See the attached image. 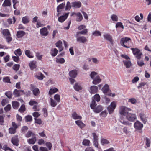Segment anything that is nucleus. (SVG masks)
Returning a JSON list of instances; mask_svg holds the SVG:
<instances>
[{
  "label": "nucleus",
  "instance_id": "f257e3e1",
  "mask_svg": "<svg viewBox=\"0 0 151 151\" xmlns=\"http://www.w3.org/2000/svg\"><path fill=\"white\" fill-rule=\"evenodd\" d=\"M120 44L122 46L127 48H129L131 47L132 44L131 39L127 37L121 39Z\"/></svg>",
  "mask_w": 151,
  "mask_h": 151
},
{
  "label": "nucleus",
  "instance_id": "f03ea898",
  "mask_svg": "<svg viewBox=\"0 0 151 151\" xmlns=\"http://www.w3.org/2000/svg\"><path fill=\"white\" fill-rule=\"evenodd\" d=\"M1 33L6 39L8 43H9L12 41V38L11 37V34L8 29H3L1 31Z\"/></svg>",
  "mask_w": 151,
  "mask_h": 151
},
{
  "label": "nucleus",
  "instance_id": "7ed1b4c3",
  "mask_svg": "<svg viewBox=\"0 0 151 151\" xmlns=\"http://www.w3.org/2000/svg\"><path fill=\"white\" fill-rule=\"evenodd\" d=\"M133 54L136 57L137 59H139L141 57L142 53L141 52L140 50L137 48H131Z\"/></svg>",
  "mask_w": 151,
  "mask_h": 151
},
{
  "label": "nucleus",
  "instance_id": "20e7f679",
  "mask_svg": "<svg viewBox=\"0 0 151 151\" xmlns=\"http://www.w3.org/2000/svg\"><path fill=\"white\" fill-rule=\"evenodd\" d=\"M116 106V102L113 101L112 102L107 108V109L109 114H111L114 111Z\"/></svg>",
  "mask_w": 151,
  "mask_h": 151
},
{
  "label": "nucleus",
  "instance_id": "39448f33",
  "mask_svg": "<svg viewBox=\"0 0 151 151\" xmlns=\"http://www.w3.org/2000/svg\"><path fill=\"white\" fill-rule=\"evenodd\" d=\"M102 91L104 94L106 95L111 96V93L109 91V86L108 84H106L102 88Z\"/></svg>",
  "mask_w": 151,
  "mask_h": 151
},
{
  "label": "nucleus",
  "instance_id": "423d86ee",
  "mask_svg": "<svg viewBox=\"0 0 151 151\" xmlns=\"http://www.w3.org/2000/svg\"><path fill=\"white\" fill-rule=\"evenodd\" d=\"M126 115L127 119L130 121H133L136 118V115L127 112Z\"/></svg>",
  "mask_w": 151,
  "mask_h": 151
},
{
  "label": "nucleus",
  "instance_id": "0eeeda50",
  "mask_svg": "<svg viewBox=\"0 0 151 151\" xmlns=\"http://www.w3.org/2000/svg\"><path fill=\"white\" fill-rule=\"evenodd\" d=\"M76 38L77 41L80 43H84L87 41V40L86 38L84 36H78V35H77V34H76Z\"/></svg>",
  "mask_w": 151,
  "mask_h": 151
},
{
  "label": "nucleus",
  "instance_id": "6e6552de",
  "mask_svg": "<svg viewBox=\"0 0 151 151\" xmlns=\"http://www.w3.org/2000/svg\"><path fill=\"white\" fill-rule=\"evenodd\" d=\"M126 107L122 106L119 108V113L122 115L125 116L128 112L126 111Z\"/></svg>",
  "mask_w": 151,
  "mask_h": 151
},
{
  "label": "nucleus",
  "instance_id": "1a4fd4ad",
  "mask_svg": "<svg viewBox=\"0 0 151 151\" xmlns=\"http://www.w3.org/2000/svg\"><path fill=\"white\" fill-rule=\"evenodd\" d=\"M104 38L108 41H109L110 43L112 45H113L114 41L112 39V37L109 34L106 33L103 35Z\"/></svg>",
  "mask_w": 151,
  "mask_h": 151
},
{
  "label": "nucleus",
  "instance_id": "9d476101",
  "mask_svg": "<svg viewBox=\"0 0 151 151\" xmlns=\"http://www.w3.org/2000/svg\"><path fill=\"white\" fill-rule=\"evenodd\" d=\"M40 34L42 36H47L48 34L47 28L44 27L40 29Z\"/></svg>",
  "mask_w": 151,
  "mask_h": 151
},
{
  "label": "nucleus",
  "instance_id": "9b49d317",
  "mask_svg": "<svg viewBox=\"0 0 151 151\" xmlns=\"http://www.w3.org/2000/svg\"><path fill=\"white\" fill-rule=\"evenodd\" d=\"M143 125L139 121H137L134 124L135 128L137 130H140L143 127Z\"/></svg>",
  "mask_w": 151,
  "mask_h": 151
},
{
  "label": "nucleus",
  "instance_id": "f8f14e48",
  "mask_svg": "<svg viewBox=\"0 0 151 151\" xmlns=\"http://www.w3.org/2000/svg\"><path fill=\"white\" fill-rule=\"evenodd\" d=\"M69 12L65 13L63 15L60 16L58 19V21L60 22H63L67 19L69 15Z\"/></svg>",
  "mask_w": 151,
  "mask_h": 151
},
{
  "label": "nucleus",
  "instance_id": "ddd939ff",
  "mask_svg": "<svg viewBox=\"0 0 151 151\" xmlns=\"http://www.w3.org/2000/svg\"><path fill=\"white\" fill-rule=\"evenodd\" d=\"M81 4L80 1H77L73 2L71 3L72 7L78 8L81 7Z\"/></svg>",
  "mask_w": 151,
  "mask_h": 151
},
{
  "label": "nucleus",
  "instance_id": "4468645a",
  "mask_svg": "<svg viewBox=\"0 0 151 151\" xmlns=\"http://www.w3.org/2000/svg\"><path fill=\"white\" fill-rule=\"evenodd\" d=\"M141 120L144 124L146 123L147 122V117L143 113H141L139 114Z\"/></svg>",
  "mask_w": 151,
  "mask_h": 151
},
{
  "label": "nucleus",
  "instance_id": "2eb2a0df",
  "mask_svg": "<svg viewBox=\"0 0 151 151\" xmlns=\"http://www.w3.org/2000/svg\"><path fill=\"white\" fill-rule=\"evenodd\" d=\"M101 79L99 76H97L93 81L92 83L93 84L97 85L101 82Z\"/></svg>",
  "mask_w": 151,
  "mask_h": 151
},
{
  "label": "nucleus",
  "instance_id": "dca6fc26",
  "mask_svg": "<svg viewBox=\"0 0 151 151\" xmlns=\"http://www.w3.org/2000/svg\"><path fill=\"white\" fill-rule=\"evenodd\" d=\"M98 91V87L96 86H92L90 88L89 91L91 94H94Z\"/></svg>",
  "mask_w": 151,
  "mask_h": 151
},
{
  "label": "nucleus",
  "instance_id": "f3484780",
  "mask_svg": "<svg viewBox=\"0 0 151 151\" xmlns=\"http://www.w3.org/2000/svg\"><path fill=\"white\" fill-rule=\"evenodd\" d=\"M11 142L14 145L17 146L19 145V140L17 137H12V139Z\"/></svg>",
  "mask_w": 151,
  "mask_h": 151
},
{
  "label": "nucleus",
  "instance_id": "a211bd4d",
  "mask_svg": "<svg viewBox=\"0 0 151 151\" xmlns=\"http://www.w3.org/2000/svg\"><path fill=\"white\" fill-rule=\"evenodd\" d=\"M11 5V0H5L2 5L3 7L10 6Z\"/></svg>",
  "mask_w": 151,
  "mask_h": 151
},
{
  "label": "nucleus",
  "instance_id": "6ab92c4d",
  "mask_svg": "<svg viewBox=\"0 0 151 151\" xmlns=\"http://www.w3.org/2000/svg\"><path fill=\"white\" fill-rule=\"evenodd\" d=\"M93 111L96 113H99L103 109V107L101 105H98L96 107L92 109Z\"/></svg>",
  "mask_w": 151,
  "mask_h": 151
},
{
  "label": "nucleus",
  "instance_id": "aec40b11",
  "mask_svg": "<svg viewBox=\"0 0 151 151\" xmlns=\"http://www.w3.org/2000/svg\"><path fill=\"white\" fill-rule=\"evenodd\" d=\"M62 42L60 40L58 41L56 43V46L59 48L60 52L63 50V47H62Z\"/></svg>",
  "mask_w": 151,
  "mask_h": 151
},
{
  "label": "nucleus",
  "instance_id": "412c9836",
  "mask_svg": "<svg viewBox=\"0 0 151 151\" xmlns=\"http://www.w3.org/2000/svg\"><path fill=\"white\" fill-rule=\"evenodd\" d=\"M71 117L74 119H81L82 117L79 115L77 113L75 112H73L72 114Z\"/></svg>",
  "mask_w": 151,
  "mask_h": 151
},
{
  "label": "nucleus",
  "instance_id": "4be33fe9",
  "mask_svg": "<svg viewBox=\"0 0 151 151\" xmlns=\"http://www.w3.org/2000/svg\"><path fill=\"white\" fill-rule=\"evenodd\" d=\"M25 55L29 58H32L34 57V56L32 52L29 50H26L25 51Z\"/></svg>",
  "mask_w": 151,
  "mask_h": 151
},
{
  "label": "nucleus",
  "instance_id": "5701e85b",
  "mask_svg": "<svg viewBox=\"0 0 151 151\" xmlns=\"http://www.w3.org/2000/svg\"><path fill=\"white\" fill-rule=\"evenodd\" d=\"M77 73L76 70H73L69 72V75L70 77L74 78L77 75Z\"/></svg>",
  "mask_w": 151,
  "mask_h": 151
},
{
  "label": "nucleus",
  "instance_id": "b1692460",
  "mask_svg": "<svg viewBox=\"0 0 151 151\" xmlns=\"http://www.w3.org/2000/svg\"><path fill=\"white\" fill-rule=\"evenodd\" d=\"M76 16V20L77 22H81L83 19V16L80 12L77 13Z\"/></svg>",
  "mask_w": 151,
  "mask_h": 151
},
{
  "label": "nucleus",
  "instance_id": "393cba45",
  "mask_svg": "<svg viewBox=\"0 0 151 151\" xmlns=\"http://www.w3.org/2000/svg\"><path fill=\"white\" fill-rule=\"evenodd\" d=\"M58 103L57 101L52 98H50V101L49 102V103L52 107H55L57 104Z\"/></svg>",
  "mask_w": 151,
  "mask_h": 151
},
{
  "label": "nucleus",
  "instance_id": "a878e982",
  "mask_svg": "<svg viewBox=\"0 0 151 151\" xmlns=\"http://www.w3.org/2000/svg\"><path fill=\"white\" fill-rule=\"evenodd\" d=\"M24 92V91L23 90H19L16 89L14 91L13 94L15 97H17L20 96V93L21 92L23 93Z\"/></svg>",
  "mask_w": 151,
  "mask_h": 151
},
{
  "label": "nucleus",
  "instance_id": "bb28decb",
  "mask_svg": "<svg viewBox=\"0 0 151 151\" xmlns=\"http://www.w3.org/2000/svg\"><path fill=\"white\" fill-rule=\"evenodd\" d=\"M75 123L81 129L84 127L85 126V124L80 120L76 121Z\"/></svg>",
  "mask_w": 151,
  "mask_h": 151
},
{
  "label": "nucleus",
  "instance_id": "cd10ccee",
  "mask_svg": "<svg viewBox=\"0 0 151 151\" xmlns=\"http://www.w3.org/2000/svg\"><path fill=\"white\" fill-rule=\"evenodd\" d=\"M25 34V32L23 31H19L17 32L16 36L18 38L22 37Z\"/></svg>",
  "mask_w": 151,
  "mask_h": 151
},
{
  "label": "nucleus",
  "instance_id": "c85d7f7f",
  "mask_svg": "<svg viewBox=\"0 0 151 151\" xmlns=\"http://www.w3.org/2000/svg\"><path fill=\"white\" fill-rule=\"evenodd\" d=\"M35 134L31 130L28 131L27 133L25 134V137L27 138H29L31 137H35Z\"/></svg>",
  "mask_w": 151,
  "mask_h": 151
},
{
  "label": "nucleus",
  "instance_id": "c756f323",
  "mask_svg": "<svg viewBox=\"0 0 151 151\" xmlns=\"http://www.w3.org/2000/svg\"><path fill=\"white\" fill-rule=\"evenodd\" d=\"M56 62L59 63L63 64L65 62V59L62 58H60L58 56L56 58Z\"/></svg>",
  "mask_w": 151,
  "mask_h": 151
},
{
  "label": "nucleus",
  "instance_id": "7c9ffc66",
  "mask_svg": "<svg viewBox=\"0 0 151 151\" xmlns=\"http://www.w3.org/2000/svg\"><path fill=\"white\" fill-rule=\"evenodd\" d=\"M123 62L124 65L126 68H129L131 65V63L130 60H124Z\"/></svg>",
  "mask_w": 151,
  "mask_h": 151
},
{
  "label": "nucleus",
  "instance_id": "2f4dec72",
  "mask_svg": "<svg viewBox=\"0 0 151 151\" xmlns=\"http://www.w3.org/2000/svg\"><path fill=\"white\" fill-rule=\"evenodd\" d=\"M16 21V18L14 16H13L12 18H9L7 20V22L9 24H14L15 22Z\"/></svg>",
  "mask_w": 151,
  "mask_h": 151
},
{
  "label": "nucleus",
  "instance_id": "473e14b6",
  "mask_svg": "<svg viewBox=\"0 0 151 151\" xmlns=\"http://www.w3.org/2000/svg\"><path fill=\"white\" fill-rule=\"evenodd\" d=\"M58 91V89L55 88H50L49 91V95H52L53 94L57 92Z\"/></svg>",
  "mask_w": 151,
  "mask_h": 151
},
{
  "label": "nucleus",
  "instance_id": "72a5a7b5",
  "mask_svg": "<svg viewBox=\"0 0 151 151\" xmlns=\"http://www.w3.org/2000/svg\"><path fill=\"white\" fill-rule=\"evenodd\" d=\"M22 22L24 24H26L29 22V18L27 16L23 17L22 19Z\"/></svg>",
  "mask_w": 151,
  "mask_h": 151
},
{
  "label": "nucleus",
  "instance_id": "f704fd0d",
  "mask_svg": "<svg viewBox=\"0 0 151 151\" xmlns=\"http://www.w3.org/2000/svg\"><path fill=\"white\" fill-rule=\"evenodd\" d=\"M36 141V138L35 137H34L32 138L28 139L27 142L29 144H34Z\"/></svg>",
  "mask_w": 151,
  "mask_h": 151
},
{
  "label": "nucleus",
  "instance_id": "c9c22d12",
  "mask_svg": "<svg viewBox=\"0 0 151 151\" xmlns=\"http://www.w3.org/2000/svg\"><path fill=\"white\" fill-rule=\"evenodd\" d=\"M36 62L35 61H32L29 64V66L30 67L31 70H32L36 67Z\"/></svg>",
  "mask_w": 151,
  "mask_h": 151
},
{
  "label": "nucleus",
  "instance_id": "e433bc0d",
  "mask_svg": "<svg viewBox=\"0 0 151 151\" xmlns=\"http://www.w3.org/2000/svg\"><path fill=\"white\" fill-rule=\"evenodd\" d=\"M32 91L33 95L36 96H37L40 93L39 89L37 88L33 89Z\"/></svg>",
  "mask_w": 151,
  "mask_h": 151
},
{
  "label": "nucleus",
  "instance_id": "4c0bfd02",
  "mask_svg": "<svg viewBox=\"0 0 151 151\" xmlns=\"http://www.w3.org/2000/svg\"><path fill=\"white\" fill-rule=\"evenodd\" d=\"M65 5V3H63L58 5L57 8V12H59V10L63 9L64 8Z\"/></svg>",
  "mask_w": 151,
  "mask_h": 151
},
{
  "label": "nucleus",
  "instance_id": "58836bf2",
  "mask_svg": "<svg viewBox=\"0 0 151 151\" xmlns=\"http://www.w3.org/2000/svg\"><path fill=\"white\" fill-rule=\"evenodd\" d=\"M74 89L77 91H79V90H81L82 88L81 86L78 83H76L73 86Z\"/></svg>",
  "mask_w": 151,
  "mask_h": 151
},
{
  "label": "nucleus",
  "instance_id": "ea45409f",
  "mask_svg": "<svg viewBox=\"0 0 151 151\" xmlns=\"http://www.w3.org/2000/svg\"><path fill=\"white\" fill-rule=\"evenodd\" d=\"M12 105L13 107L15 109H17L19 106V103L16 101L12 102Z\"/></svg>",
  "mask_w": 151,
  "mask_h": 151
},
{
  "label": "nucleus",
  "instance_id": "a19ab883",
  "mask_svg": "<svg viewBox=\"0 0 151 151\" xmlns=\"http://www.w3.org/2000/svg\"><path fill=\"white\" fill-rule=\"evenodd\" d=\"M51 55L53 57H55L56 55L58 52V50L55 48L52 49L51 50Z\"/></svg>",
  "mask_w": 151,
  "mask_h": 151
},
{
  "label": "nucleus",
  "instance_id": "79ce46f5",
  "mask_svg": "<svg viewBox=\"0 0 151 151\" xmlns=\"http://www.w3.org/2000/svg\"><path fill=\"white\" fill-rule=\"evenodd\" d=\"M88 29H85L83 30L78 32L76 33L77 35H84L87 33Z\"/></svg>",
  "mask_w": 151,
  "mask_h": 151
},
{
  "label": "nucleus",
  "instance_id": "37998d69",
  "mask_svg": "<svg viewBox=\"0 0 151 151\" xmlns=\"http://www.w3.org/2000/svg\"><path fill=\"white\" fill-rule=\"evenodd\" d=\"M14 53L16 56H20L22 54V52L20 49L19 48L17 50H15L14 52Z\"/></svg>",
  "mask_w": 151,
  "mask_h": 151
},
{
  "label": "nucleus",
  "instance_id": "c03bdc74",
  "mask_svg": "<svg viewBox=\"0 0 151 151\" xmlns=\"http://www.w3.org/2000/svg\"><path fill=\"white\" fill-rule=\"evenodd\" d=\"M92 35L95 36H101V34L99 31L98 30H96L92 33Z\"/></svg>",
  "mask_w": 151,
  "mask_h": 151
},
{
  "label": "nucleus",
  "instance_id": "a18cd8bd",
  "mask_svg": "<svg viewBox=\"0 0 151 151\" xmlns=\"http://www.w3.org/2000/svg\"><path fill=\"white\" fill-rule=\"evenodd\" d=\"M34 119L35 123H37L39 125L42 124L43 122L40 119L34 118Z\"/></svg>",
  "mask_w": 151,
  "mask_h": 151
},
{
  "label": "nucleus",
  "instance_id": "49530a36",
  "mask_svg": "<svg viewBox=\"0 0 151 151\" xmlns=\"http://www.w3.org/2000/svg\"><path fill=\"white\" fill-rule=\"evenodd\" d=\"M25 119L26 122H31L32 120V116L29 115L26 116L25 117Z\"/></svg>",
  "mask_w": 151,
  "mask_h": 151
},
{
  "label": "nucleus",
  "instance_id": "de8ad7c7",
  "mask_svg": "<svg viewBox=\"0 0 151 151\" xmlns=\"http://www.w3.org/2000/svg\"><path fill=\"white\" fill-rule=\"evenodd\" d=\"M44 77V76L41 73H38L36 76V78L40 80H42Z\"/></svg>",
  "mask_w": 151,
  "mask_h": 151
},
{
  "label": "nucleus",
  "instance_id": "09e8293b",
  "mask_svg": "<svg viewBox=\"0 0 151 151\" xmlns=\"http://www.w3.org/2000/svg\"><path fill=\"white\" fill-rule=\"evenodd\" d=\"M101 143L102 145H104L105 144H107L109 143L108 140L104 138H102L101 139Z\"/></svg>",
  "mask_w": 151,
  "mask_h": 151
},
{
  "label": "nucleus",
  "instance_id": "8fccbe9b",
  "mask_svg": "<svg viewBox=\"0 0 151 151\" xmlns=\"http://www.w3.org/2000/svg\"><path fill=\"white\" fill-rule=\"evenodd\" d=\"M100 96L97 94H95L93 98V99L94 101L96 100L97 102H99L100 100Z\"/></svg>",
  "mask_w": 151,
  "mask_h": 151
},
{
  "label": "nucleus",
  "instance_id": "3c124183",
  "mask_svg": "<svg viewBox=\"0 0 151 151\" xmlns=\"http://www.w3.org/2000/svg\"><path fill=\"white\" fill-rule=\"evenodd\" d=\"M97 73L94 71H92L91 73L90 76L91 78L93 80L95 78V77L97 76Z\"/></svg>",
  "mask_w": 151,
  "mask_h": 151
},
{
  "label": "nucleus",
  "instance_id": "603ef678",
  "mask_svg": "<svg viewBox=\"0 0 151 151\" xmlns=\"http://www.w3.org/2000/svg\"><path fill=\"white\" fill-rule=\"evenodd\" d=\"M90 143V141L89 140L84 139L82 142V144L85 146H89Z\"/></svg>",
  "mask_w": 151,
  "mask_h": 151
},
{
  "label": "nucleus",
  "instance_id": "864d4df0",
  "mask_svg": "<svg viewBox=\"0 0 151 151\" xmlns=\"http://www.w3.org/2000/svg\"><path fill=\"white\" fill-rule=\"evenodd\" d=\"M123 118H121L119 119L120 122L122 124L125 125H129L130 124L127 121L124 120Z\"/></svg>",
  "mask_w": 151,
  "mask_h": 151
},
{
  "label": "nucleus",
  "instance_id": "5fc2aeb1",
  "mask_svg": "<svg viewBox=\"0 0 151 151\" xmlns=\"http://www.w3.org/2000/svg\"><path fill=\"white\" fill-rule=\"evenodd\" d=\"M54 99L58 103L60 101V96L58 94H56L54 96Z\"/></svg>",
  "mask_w": 151,
  "mask_h": 151
},
{
  "label": "nucleus",
  "instance_id": "6e6d98bb",
  "mask_svg": "<svg viewBox=\"0 0 151 151\" xmlns=\"http://www.w3.org/2000/svg\"><path fill=\"white\" fill-rule=\"evenodd\" d=\"M111 18L112 20L113 21L117 22L118 21V17L116 15H112L111 17Z\"/></svg>",
  "mask_w": 151,
  "mask_h": 151
},
{
  "label": "nucleus",
  "instance_id": "4d7b16f0",
  "mask_svg": "<svg viewBox=\"0 0 151 151\" xmlns=\"http://www.w3.org/2000/svg\"><path fill=\"white\" fill-rule=\"evenodd\" d=\"M16 129L10 127L9 129V133L14 134L16 132Z\"/></svg>",
  "mask_w": 151,
  "mask_h": 151
},
{
  "label": "nucleus",
  "instance_id": "13d9d810",
  "mask_svg": "<svg viewBox=\"0 0 151 151\" xmlns=\"http://www.w3.org/2000/svg\"><path fill=\"white\" fill-rule=\"evenodd\" d=\"M71 7H72L71 4V5L69 1L67 2L65 10H70Z\"/></svg>",
  "mask_w": 151,
  "mask_h": 151
},
{
  "label": "nucleus",
  "instance_id": "bf43d9fd",
  "mask_svg": "<svg viewBox=\"0 0 151 151\" xmlns=\"http://www.w3.org/2000/svg\"><path fill=\"white\" fill-rule=\"evenodd\" d=\"M20 68V65L18 64H16L13 67V69L16 71L17 72Z\"/></svg>",
  "mask_w": 151,
  "mask_h": 151
},
{
  "label": "nucleus",
  "instance_id": "052dcab7",
  "mask_svg": "<svg viewBox=\"0 0 151 151\" xmlns=\"http://www.w3.org/2000/svg\"><path fill=\"white\" fill-rule=\"evenodd\" d=\"M96 105V102L94 100L92 99V102L90 104V107L92 109H94L95 106Z\"/></svg>",
  "mask_w": 151,
  "mask_h": 151
},
{
  "label": "nucleus",
  "instance_id": "680f3d73",
  "mask_svg": "<svg viewBox=\"0 0 151 151\" xmlns=\"http://www.w3.org/2000/svg\"><path fill=\"white\" fill-rule=\"evenodd\" d=\"M146 144V146L148 147H150V139L147 138H145Z\"/></svg>",
  "mask_w": 151,
  "mask_h": 151
},
{
  "label": "nucleus",
  "instance_id": "e2e57ef3",
  "mask_svg": "<svg viewBox=\"0 0 151 151\" xmlns=\"http://www.w3.org/2000/svg\"><path fill=\"white\" fill-rule=\"evenodd\" d=\"M25 110V105H22L20 108L19 109V111L21 112H24Z\"/></svg>",
  "mask_w": 151,
  "mask_h": 151
},
{
  "label": "nucleus",
  "instance_id": "0e129e2a",
  "mask_svg": "<svg viewBox=\"0 0 151 151\" xmlns=\"http://www.w3.org/2000/svg\"><path fill=\"white\" fill-rule=\"evenodd\" d=\"M36 56L39 60H41L42 57V55L39 52H37L36 53Z\"/></svg>",
  "mask_w": 151,
  "mask_h": 151
},
{
  "label": "nucleus",
  "instance_id": "69168bd1",
  "mask_svg": "<svg viewBox=\"0 0 151 151\" xmlns=\"http://www.w3.org/2000/svg\"><path fill=\"white\" fill-rule=\"evenodd\" d=\"M128 102H131L132 104H134L136 103L137 101L135 98H132L129 99Z\"/></svg>",
  "mask_w": 151,
  "mask_h": 151
},
{
  "label": "nucleus",
  "instance_id": "338daca9",
  "mask_svg": "<svg viewBox=\"0 0 151 151\" xmlns=\"http://www.w3.org/2000/svg\"><path fill=\"white\" fill-rule=\"evenodd\" d=\"M94 140H98V136L95 133H93L92 134Z\"/></svg>",
  "mask_w": 151,
  "mask_h": 151
},
{
  "label": "nucleus",
  "instance_id": "774afa93",
  "mask_svg": "<svg viewBox=\"0 0 151 151\" xmlns=\"http://www.w3.org/2000/svg\"><path fill=\"white\" fill-rule=\"evenodd\" d=\"M5 95L9 99L12 98V93L10 91L6 92L5 93Z\"/></svg>",
  "mask_w": 151,
  "mask_h": 151
}]
</instances>
